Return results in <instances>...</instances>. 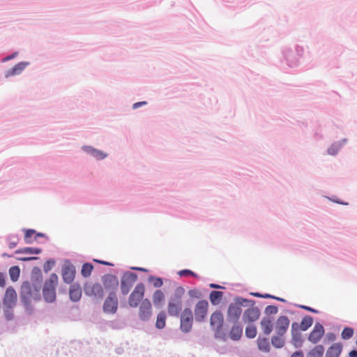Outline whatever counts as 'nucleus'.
<instances>
[{
  "label": "nucleus",
  "instance_id": "nucleus-1",
  "mask_svg": "<svg viewBox=\"0 0 357 357\" xmlns=\"http://www.w3.org/2000/svg\"><path fill=\"white\" fill-rule=\"evenodd\" d=\"M185 289L183 287H178L174 294L169 298L167 310L170 317H177L180 315L183 307V298Z\"/></svg>",
  "mask_w": 357,
  "mask_h": 357
},
{
  "label": "nucleus",
  "instance_id": "nucleus-2",
  "mask_svg": "<svg viewBox=\"0 0 357 357\" xmlns=\"http://www.w3.org/2000/svg\"><path fill=\"white\" fill-rule=\"evenodd\" d=\"M58 284V276L56 273H52L48 280L44 284L43 294L47 302L52 303L56 298V287Z\"/></svg>",
  "mask_w": 357,
  "mask_h": 357
},
{
  "label": "nucleus",
  "instance_id": "nucleus-3",
  "mask_svg": "<svg viewBox=\"0 0 357 357\" xmlns=\"http://www.w3.org/2000/svg\"><path fill=\"white\" fill-rule=\"evenodd\" d=\"M224 323V317L221 312L215 311L212 313L210 318V324L215 331V336L217 338L226 341L227 335L222 331Z\"/></svg>",
  "mask_w": 357,
  "mask_h": 357
},
{
  "label": "nucleus",
  "instance_id": "nucleus-4",
  "mask_svg": "<svg viewBox=\"0 0 357 357\" xmlns=\"http://www.w3.org/2000/svg\"><path fill=\"white\" fill-rule=\"evenodd\" d=\"M33 287L29 282H24L21 286V298L25 304H28L31 299L38 300L40 297V287L36 285Z\"/></svg>",
  "mask_w": 357,
  "mask_h": 357
},
{
  "label": "nucleus",
  "instance_id": "nucleus-5",
  "mask_svg": "<svg viewBox=\"0 0 357 357\" xmlns=\"http://www.w3.org/2000/svg\"><path fill=\"white\" fill-rule=\"evenodd\" d=\"M245 302H249V301L245 298H238V303H231L229 305L227 317L229 322L236 323L238 321L242 314L241 305Z\"/></svg>",
  "mask_w": 357,
  "mask_h": 357
},
{
  "label": "nucleus",
  "instance_id": "nucleus-6",
  "mask_svg": "<svg viewBox=\"0 0 357 357\" xmlns=\"http://www.w3.org/2000/svg\"><path fill=\"white\" fill-rule=\"evenodd\" d=\"M145 286L143 283H138L130 294L128 304L131 307H137L144 300Z\"/></svg>",
  "mask_w": 357,
  "mask_h": 357
},
{
  "label": "nucleus",
  "instance_id": "nucleus-7",
  "mask_svg": "<svg viewBox=\"0 0 357 357\" xmlns=\"http://www.w3.org/2000/svg\"><path fill=\"white\" fill-rule=\"evenodd\" d=\"M193 315L192 310L189 307L185 308L180 317V329L182 332L189 333L192 327Z\"/></svg>",
  "mask_w": 357,
  "mask_h": 357
},
{
  "label": "nucleus",
  "instance_id": "nucleus-8",
  "mask_svg": "<svg viewBox=\"0 0 357 357\" xmlns=\"http://www.w3.org/2000/svg\"><path fill=\"white\" fill-rule=\"evenodd\" d=\"M153 314V309L151 301L148 298H144L140 303L138 316L142 321H148L151 319Z\"/></svg>",
  "mask_w": 357,
  "mask_h": 357
},
{
  "label": "nucleus",
  "instance_id": "nucleus-9",
  "mask_svg": "<svg viewBox=\"0 0 357 357\" xmlns=\"http://www.w3.org/2000/svg\"><path fill=\"white\" fill-rule=\"evenodd\" d=\"M101 281L105 289L109 293H115L118 289L119 282L116 276L112 274H106L102 277Z\"/></svg>",
  "mask_w": 357,
  "mask_h": 357
},
{
  "label": "nucleus",
  "instance_id": "nucleus-10",
  "mask_svg": "<svg viewBox=\"0 0 357 357\" xmlns=\"http://www.w3.org/2000/svg\"><path fill=\"white\" fill-rule=\"evenodd\" d=\"M84 290L87 296L101 300L104 296V289L99 283L86 284Z\"/></svg>",
  "mask_w": 357,
  "mask_h": 357
},
{
  "label": "nucleus",
  "instance_id": "nucleus-11",
  "mask_svg": "<svg viewBox=\"0 0 357 357\" xmlns=\"http://www.w3.org/2000/svg\"><path fill=\"white\" fill-rule=\"evenodd\" d=\"M118 304L116 294L114 292L109 293L103 303L102 310L105 313L114 314L117 311Z\"/></svg>",
  "mask_w": 357,
  "mask_h": 357
},
{
  "label": "nucleus",
  "instance_id": "nucleus-12",
  "mask_svg": "<svg viewBox=\"0 0 357 357\" xmlns=\"http://www.w3.org/2000/svg\"><path fill=\"white\" fill-rule=\"evenodd\" d=\"M208 303L205 300L199 301L195 306L194 312L196 321H203L208 312Z\"/></svg>",
  "mask_w": 357,
  "mask_h": 357
},
{
  "label": "nucleus",
  "instance_id": "nucleus-13",
  "mask_svg": "<svg viewBox=\"0 0 357 357\" xmlns=\"http://www.w3.org/2000/svg\"><path fill=\"white\" fill-rule=\"evenodd\" d=\"M137 280V274L128 273L124 275L121 282V291L123 295H127L132 287V284Z\"/></svg>",
  "mask_w": 357,
  "mask_h": 357
},
{
  "label": "nucleus",
  "instance_id": "nucleus-14",
  "mask_svg": "<svg viewBox=\"0 0 357 357\" xmlns=\"http://www.w3.org/2000/svg\"><path fill=\"white\" fill-rule=\"evenodd\" d=\"M261 312L258 307L252 306L243 313L242 320L244 324H250L259 319Z\"/></svg>",
  "mask_w": 357,
  "mask_h": 357
},
{
  "label": "nucleus",
  "instance_id": "nucleus-15",
  "mask_svg": "<svg viewBox=\"0 0 357 357\" xmlns=\"http://www.w3.org/2000/svg\"><path fill=\"white\" fill-rule=\"evenodd\" d=\"M324 333L325 330L322 324L320 323H316L312 331L309 334L307 340L312 344H315L321 340Z\"/></svg>",
  "mask_w": 357,
  "mask_h": 357
},
{
  "label": "nucleus",
  "instance_id": "nucleus-16",
  "mask_svg": "<svg viewBox=\"0 0 357 357\" xmlns=\"http://www.w3.org/2000/svg\"><path fill=\"white\" fill-rule=\"evenodd\" d=\"M289 324L290 321L287 316L279 317L274 324L275 334L284 335L289 328Z\"/></svg>",
  "mask_w": 357,
  "mask_h": 357
},
{
  "label": "nucleus",
  "instance_id": "nucleus-17",
  "mask_svg": "<svg viewBox=\"0 0 357 357\" xmlns=\"http://www.w3.org/2000/svg\"><path fill=\"white\" fill-rule=\"evenodd\" d=\"M75 267L73 265L69 263L64 264L61 271L63 281L68 284L73 282L75 279Z\"/></svg>",
  "mask_w": 357,
  "mask_h": 357
},
{
  "label": "nucleus",
  "instance_id": "nucleus-18",
  "mask_svg": "<svg viewBox=\"0 0 357 357\" xmlns=\"http://www.w3.org/2000/svg\"><path fill=\"white\" fill-rule=\"evenodd\" d=\"M17 302V294L13 288H8L3 298L4 307L11 309L15 306Z\"/></svg>",
  "mask_w": 357,
  "mask_h": 357
},
{
  "label": "nucleus",
  "instance_id": "nucleus-19",
  "mask_svg": "<svg viewBox=\"0 0 357 357\" xmlns=\"http://www.w3.org/2000/svg\"><path fill=\"white\" fill-rule=\"evenodd\" d=\"M273 319L269 316L264 317L260 321V327L262 333L266 335H269L273 329Z\"/></svg>",
  "mask_w": 357,
  "mask_h": 357
},
{
  "label": "nucleus",
  "instance_id": "nucleus-20",
  "mask_svg": "<svg viewBox=\"0 0 357 357\" xmlns=\"http://www.w3.org/2000/svg\"><path fill=\"white\" fill-rule=\"evenodd\" d=\"M291 336L292 342L296 347H301L303 344L302 335L298 331V324L296 322H294L291 324Z\"/></svg>",
  "mask_w": 357,
  "mask_h": 357
},
{
  "label": "nucleus",
  "instance_id": "nucleus-21",
  "mask_svg": "<svg viewBox=\"0 0 357 357\" xmlns=\"http://www.w3.org/2000/svg\"><path fill=\"white\" fill-rule=\"evenodd\" d=\"M28 63L26 62H20L16 64L13 68L7 70L5 73V77L6 78L15 76L17 75H20L26 67Z\"/></svg>",
  "mask_w": 357,
  "mask_h": 357
},
{
  "label": "nucleus",
  "instance_id": "nucleus-22",
  "mask_svg": "<svg viewBox=\"0 0 357 357\" xmlns=\"http://www.w3.org/2000/svg\"><path fill=\"white\" fill-rule=\"evenodd\" d=\"M69 296L72 301H78L82 296V289L79 284H74L70 286L69 290Z\"/></svg>",
  "mask_w": 357,
  "mask_h": 357
},
{
  "label": "nucleus",
  "instance_id": "nucleus-23",
  "mask_svg": "<svg viewBox=\"0 0 357 357\" xmlns=\"http://www.w3.org/2000/svg\"><path fill=\"white\" fill-rule=\"evenodd\" d=\"M342 350L341 343L332 344L326 351L325 357H339Z\"/></svg>",
  "mask_w": 357,
  "mask_h": 357
},
{
  "label": "nucleus",
  "instance_id": "nucleus-24",
  "mask_svg": "<svg viewBox=\"0 0 357 357\" xmlns=\"http://www.w3.org/2000/svg\"><path fill=\"white\" fill-rule=\"evenodd\" d=\"M243 334V328L238 324H234L230 331H229V337L231 340L234 341H237L241 339Z\"/></svg>",
  "mask_w": 357,
  "mask_h": 357
},
{
  "label": "nucleus",
  "instance_id": "nucleus-25",
  "mask_svg": "<svg viewBox=\"0 0 357 357\" xmlns=\"http://www.w3.org/2000/svg\"><path fill=\"white\" fill-rule=\"evenodd\" d=\"M153 303L155 306H158L162 304L165 299V296L163 291L160 289L155 290L153 294Z\"/></svg>",
  "mask_w": 357,
  "mask_h": 357
},
{
  "label": "nucleus",
  "instance_id": "nucleus-26",
  "mask_svg": "<svg viewBox=\"0 0 357 357\" xmlns=\"http://www.w3.org/2000/svg\"><path fill=\"white\" fill-rule=\"evenodd\" d=\"M257 346L260 351L263 352H269L270 351V343L268 339L266 337H259L257 340Z\"/></svg>",
  "mask_w": 357,
  "mask_h": 357
},
{
  "label": "nucleus",
  "instance_id": "nucleus-27",
  "mask_svg": "<svg viewBox=\"0 0 357 357\" xmlns=\"http://www.w3.org/2000/svg\"><path fill=\"white\" fill-rule=\"evenodd\" d=\"M324 350L323 345H316L307 354L306 357H323Z\"/></svg>",
  "mask_w": 357,
  "mask_h": 357
},
{
  "label": "nucleus",
  "instance_id": "nucleus-28",
  "mask_svg": "<svg viewBox=\"0 0 357 357\" xmlns=\"http://www.w3.org/2000/svg\"><path fill=\"white\" fill-rule=\"evenodd\" d=\"M283 335L275 334L271 337V344L272 345L278 349L282 348L284 347L285 343V340Z\"/></svg>",
  "mask_w": 357,
  "mask_h": 357
},
{
  "label": "nucleus",
  "instance_id": "nucleus-29",
  "mask_svg": "<svg viewBox=\"0 0 357 357\" xmlns=\"http://www.w3.org/2000/svg\"><path fill=\"white\" fill-rule=\"evenodd\" d=\"M223 296V292L218 291H212L209 295V300L213 305H217L220 303Z\"/></svg>",
  "mask_w": 357,
  "mask_h": 357
},
{
  "label": "nucleus",
  "instance_id": "nucleus-30",
  "mask_svg": "<svg viewBox=\"0 0 357 357\" xmlns=\"http://www.w3.org/2000/svg\"><path fill=\"white\" fill-rule=\"evenodd\" d=\"M166 325V314L164 311L160 312L156 318L155 327L158 329H162Z\"/></svg>",
  "mask_w": 357,
  "mask_h": 357
},
{
  "label": "nucleus",
  "instance_id": "nucleus-31",
  "mask_svg": "<svg viewBox=\"0 0 357 357\" xmlns=\"http://www.w3.org/2000/svg\"><path fill=\"white\" fill-rule=\"evenodd\" d=\"M312 324H313L312 317L309 315H307L303 318V319L301 322V324H300V326H298V327H300V329L301 331H305L312 325Z\"/></svg>",
  "mask_w": 357,
  "mask_h": 357
},
{
  "label": "nucleus",
  "instance_id": "nucleus-32",
  "mask_svg": "<svg viewBox=\"0 0 357 357\" xmlns=\"http://www.w3.org/2000/svg\"><path fill=\"white\" fill-rule=\"evenodd\" d=\"M93 269V266L91 264L84 263L82 265V270H81L82 275L84 278H88L89 276L91 275Z\"/></svg>",
  "mask_w": 357,
  "mask_h": 357
},
{
  "label": "nucleus",
  "instance_id": "nucleus-33",
  "mask_svg": "<svg viewBox=\"0 0 357 357\" xmlns=\"http://www.w3.org/2000/svg\"><path fill=\"white\" fill-rule=\"evenodd\" d=\"M20 268L17 266H12L9 269V275H10V279L13 281H16L18 279V278L20 276Z\"/></svg>",
  "mask_w": 357,
  "mask_h": 357
},
{
  "label": "nucleus",
  "instance_id": "nucleus-34",
  "mask_svg": "<svg viewBox=\"0 0 357 357\" xmlns=\"http://www.w3.org/2000/svg\"><path fill=\"white\" fill-rule=\"evenodd\" d=\"M245 335L248 338H254L257 335V328L254 325H248L245 328Z\"/></svg>",
  "mask_w": 357,
  "mask_h": 357
},
{
  "label": "nucleus",
  "instance_id": "nucleus-35",
  "mask_svg": "<svg viewBox=\"0 0 357 357\" xmlns=\"http://www.w3.org/2000/svg\"><path fill=\"white\" fill-rule=\"evenodd\" d=\"M149 282H152L154 287L159 288L163 285V281L161 278L154 277L153 275H150L148 278Z\"/></svg>",
  "mask_w": 357,
  "mask_h": 357
},
{
  "label": "nucleus",
  "instance_id": "nucleus-36",
  "mask_svg": "<svg viewBox=\"0 0 357 357\" xmlns=\"http://www.w3.org/2000/svg\"><path fill=\"white\" fill-rule=\"evenodd\" d=\"M354 335V329L349 327H346L343 329L341 337L344 340H348Z\"/></svg>",
  "mask_w": 357,
  "mask_h": 357
},
{
  "label": "nucleus",
  "instance_id": "nucleus-37",
  "mask_svg": "<svg viewBox=\"0 0 357 357\" xmlns=\"http://www.w3.org/2000/svg\"><path fill=\"white\" fill-rule=\"evenodd\" d=\"M89 151L91 153V155L95 157L96 158L100 160L103 159L106 157V154H105L103 152L94 149L93 148L89 147Z\"/></svg>",
  "mask_w": 357,
  "mask_h": 357
},
{
  "label": "nucleus",
  "instance_id": "nucleus-38",
  "mask_svg": "<svg viewBox=\"0 0 357 357\" xmlns=\"http://www.w3.org/2000/svg\"><path fill=\"white\" fill-rule=\"evenodd\" d=\"M41 250L40 248H26L23 250H17L16 253L39 254Z\"/></svg>",
  "mask_w": 357,
  "mask_h": 357
},
{
  "label": "nucleus",
  "instance_id": "nucleus-39",
  "mask_svg": "<svg viewBox=\"0 0 357 357\" xmlns=\"http://www.w3.org/2000/svg\"><path fill=\"white\" fill-rule=\"evenodd\" d=\"M36 233V231L33 229H27L25 231L24 235V241L26 243H31L32 241L31 240V238L32 236Z\"/></svg>",
  "mask_w": 357,
  "mask_h": 357
},
{
  "label": "nucleus",
  "instance_id": "nucleus-40",
  "mask_svg": "<svg viewBox=\"0 0 357 357\" xmlns=\"http://www.w3.org/2000/svg\"><path fill=\"white\" fill-rule=\"evenodd\" d=\"M278 307L275 305H268L265 308V313L267 314H275L278 312Z\"/></svg>",
  "mask_w": 357,
  "mask_h": 357
},
{
  "label": "nucleus",
  "instance_id": "nucleus-41",
  "mask_svg": "<svg viewBox=\"0 0 357 357\" xmlns=\"http://www.w3.org/2000/svg\"><path fill=\"white\" fill-rule=\"evenodd\" d=\"M178 275L181 277L183 276H188V275H192L195 278H197V275L191 271L190 270H188V269H184V270H181L178 272Z\"/></svg>",
  "mask_w": 357,
  "mask_h": 357
},
{
  "label": "nucleus",
  "instance_id": "nucleus-42",
  "mask_svg": "<svg viewBox=\"0 0 357 357\" xmlns=\"http://www.w3.org/2000/svg\"><path fill=\"white\" fill-rule=\"evenodd\" d=\"M54 264L55 261L54 260L47 261L44 265V271L46 273L50 271L52 269V266L54 265Z\"/></svg>",
  "mask_w": 357,
  "mask_h": 357
},
{
  "label": "nucleus",
  "instance_id": "nucleus-43",
  "mask_svg": "<svg viewBox=\"0 0 357 357\" xmlns=\"http://www.w3.org/2000/svg\"><path fill=\"white\" fill-rule=\"evenodd\" d=\"M299 307L302 309H304L307 311H309V312H314V313H318V311L309 307V306H306V305H299Z\"/></svg>",
  "mask_w": 357,
  "mask_h": 357
},
{
  "label": "nucleus",
  "instance_id": "nucleus-44",
  "mask_svg": "<svg viewBox=\"0 0 357 357\" xmlns=\"http://www.w3.org/2000/svg\"><path fill=\"white\" fill-rule=\"evenodd\" d=\"M263 298H273V299H275V300H278V301H282L284 302V300L283 298H278V297H276V296H272V295H270V294H266L264 295H263Z\"/></svg>",
  "mask_w": 357,
  "mask_h": 357
},
{
  "label": "nucleus",
  "instance_id": "nucleus-45",
  "mask_svg": "<svg viewBox=\"0 0 357 357\" xmlns=\"http://www.w3.org/2000/svg\"><path fill=\"white\" fill-rule=\"evenodd\" d=\"M10 309H8L4 307V314L8 320H10L12 319V314L10 312Z\"/></svg>",
  "mask_w": 357,
  "mask_h": 357
},
{
  "label": "nucleus",
  "instance_id": "nucleus-46",
  "mask_svg": "<svg viewBox=\"0 0 357 357\" xmlns=\"http://www.w3.org/2000/svg\"><path fill=\"white\" fill-rule=\"evenodd\" d=\"M6 284L5 277L3 273H0V286L4 287Z\"/></svg>",
  "mask_w": 357,
  "mask_h": 357
},
{
  "label": "nucleus",
  "instance_id": "nucleus-47",
  "mask_svg": "<svg viewBox=\"0 0 357 357\" xmlns=\"http://www.w3.org/2000/svg\"><path fill=\"white\" fill-rule=\"evenodd\" d=\"M146 102H145V101L137 102H135V103L133 105L132 107H133V109H137V108H138L139 107L142 106V105H146Z\"/></svg>",
  "mask_w": 357,
  "mask_h": 357
},
{
  "label": "nucleus",
  "instance_id": "nucleus-48",
  "mask_svg": "<svg viewBox=\"0 0 357 357\" xmlns=\"http://www.w3.org/2000/svg\"><path fill=\"white\" fill-rule=\"evenodd\" d=\"M291 357H303V354L302 351H296L291 356Z\"/></svg>",
  "mask_w": 357,
  "mask_h": 357
},
{
  "label": "nucleus",
  "instance_id": "nucleus-49",
  "mask_svg": "<svg viewBox=\"0 0 357 357\" xmlns=\"http://www.w3.org/2000/svg\"><path fill=\"white\" fill-rule=\"evenodd\" d=\"M15 55H16V53H14V54H12V55H10V56H8L5 57L4 59H3V60H2V61H3V62L7 61H9V60H10V59H13V58L15 56Z\"/></svg>",
  "mask_w": 357,
  "mask_h": 357
},
{
  "label": "nucleus",
  "instance_id": "nucleus-50",
  "mask_svg": "<svg viewBox=\"0 0 357 357\" xmlns=\"http://www.w3.org/2000/svg\"><path fill=\"white\" fill-rule=\"evenodd\" d=\"M94 261H96L99 264H104V265H107V266H112V264L109 262H107V261H101V260H97V259H94Z\"/></svg>",
  "mask_w": 357,
  "mask_h": 357
},
{
  "label": "nucleus",
  "instance_id": "nucleus-51",
  "mask_svg": "<svg viewBox=\"0 0 357 357\" xmlns=\"http://www.w3.org/2000/svg\"><path fill=\"white\" fill-rule=\"evenodd\" d=\"M349 357H357V350H352L349 354Z\"/></svg>",
  "mask_w": 357,
  "mask_h": 357
},
{
  "label": "nucleus",
  "instance_id": "nucleus-52",
  "mask_svg": "<svg viewBox=\"0 0 357 357\" xmlns=\"http://www.w3.org/2000/svg\"><path fill=\"white\" fill-rule=\"evenodd\" d=\"M16 245H17V241H10V242L9 243L8 247H9L10 249H13V248H14Z\"/></svg>",
  "mask_w": 357,
  "mask_h": 357
},
{
  "label": "nucleus",
  "instance_id": "nucleus-53",
  "mask_svg": "<svg viewBox=\"0 0 357 357\" xmlns=\"http://www.w3.org/2000/svg\"><path fill=\"white\" fill-rule=\"evenodd\" d=\"M132 269L142 271V272L147 271V270L146 268H141V267H132Z\"/></svg>",
  "mask_w": 357,
  "mask_h": 357
},
{
  "label": "nucleus",
  "instance_id": "nucleus-54",
  "mask_svg": "<svg viewBox=\"0 0 357 357\" xmlns=\"http://www.w3.org/2000/svg\"><path fill=\"white\" fill-rule=\"evenodd\" d=\"M210 287L211 288H214V289H220V288H222L221 286L218 285V284H210Z\"/></svg>",
  "mask_w": 357,
  "mask_h": 357
},
{
  "label": "nucleus",
  "instance_id": "nucleus-55",
  "mask_svg": "<svg viewBox=\"0 0 357 357\" xmlns=\"http://www.w3.org/2000/svg\"><path fill=\"white\" fill-rule=\"evenodd\" d=\"M251 294L255 297L263 298V294H261L259 293H252Z\"/></svg>",
  "mask_w": 357,
  "mask_h": 357
},
{
  "label": "nucleus",
  "instance_id": "nucleus-56",
  "mask_svg": "<svg viewBox=\"0 0 357 357\" xmlns=\"http://www.w3.org/2000/svg\"><path fill=\"white\" fill-rule=\"evenodd\" d=\"M328 153H329L330 154H335V152H334V150L333 149V148H330V149H328Z\"/></svg>",
  "mask_w": 357,
  "mask_h": 357
},
{
  "label": "nucleus",
  "instance_id": "nucleus-57",
  "mask_svg": "<svg viewBox=\"0 0 357 357\" xmlns=\"http://www.w3.org/2000/svg\"><path fill=\"white\" fill-rule=\"evenodd\" d=\"M329 335H330V338H331L333 340L335 338V335L331 333Z\"/></svg>",
  "mask_w": 357,
  "mask_h": 357
},
{
  "label": "nucleus",
  "instance_id": "nucleus-58",
  "mask_svg": "<svg viewBox=\"0 0 357 357\" xmlns=\"http://www.w3.org/2000/svg\"><path fill=\"white\" fill-rule=\"evenodd\" d=\"M329 335H330V338H331L333 340L335 338V335L331 333Z\"/></svg>",
  "mask_w": 357,
  "mask_h": 357
},
{
  "label": "nucleus",
  "instance_id": "nucleus-59",
  "mask_svg": "<svg viewBox=\"0 0 357 357\" xmlns=\"http://www.w3.org/2000/svg\"><path fill=\"white\" fill-rule=\"evenodd\" d=\"M44 234H41V233H38L36 234V236H43Z\"/></svg>",
  "mask_w": 357,
  "mask_h": 357
},
{
  "label": "nucleus",
  "instance_id": "nucleus-60",
  "mask_svg": "<svg viewBox=\"0 0 357 357\" xmlns=\"http://www.w3.org/2000/svg\"><path fill=\"white\" fill-rule=\"evenodd\" d=\"M33 258H24V260H29V259H32Z\"/></svg>",
  "mask_w": 357,
  "mask_h": 357
}]
</instances>
